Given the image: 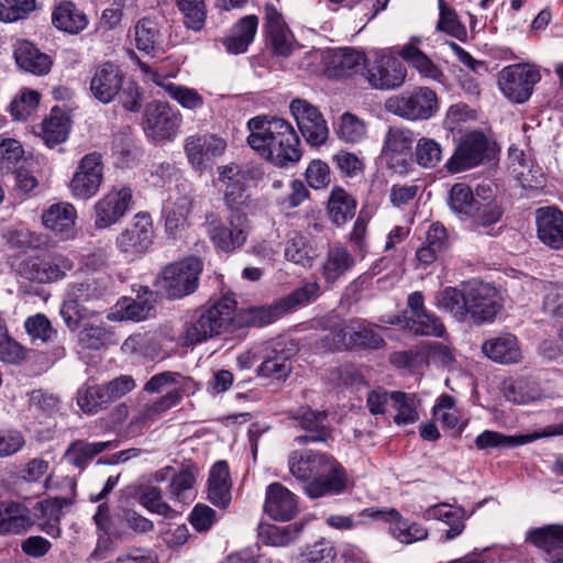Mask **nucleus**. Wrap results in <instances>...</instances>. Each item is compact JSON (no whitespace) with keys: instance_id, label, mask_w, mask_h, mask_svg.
Instances as JSON below:
<instances>
[{"instance_id":"2f4dec72","label":"nucleus","mask_w":563,"mask_h":563,"mask_svg":"<svg viewBox=\"0 0 563 563\" xmlns=\"http://www.w3.org/2000/svg\"><path fill=\"white\" fill-rule=\"evenodd\" d=\"M51 20L55 29L70 35L81 33L89 23L87 14L69 0H62L54 4Z\"/></svg>"},{"instance_id":"2eb2a0df","label":"nucleus","mask_w":563,"mask_h":563,"mask_svg":"<svg viewBox=\"0 0 563 563\" xmlns=\"http://www.w3.org/2000/svg\"><path fill=\"white\" fill-rule=\"evenodd\" d=\"M154 230L152 217L146 211L137 212L129 225L117 236L115 245L129 256H141L152 246Z\"/></svg>"},{"instance_id":"0eeeda50","label":"nucleus","mask_w":563,"mask_h":563,"mask_svg":"<svg viewBox=\"0 0 563 563\" xmlns=\"http://www.w3.org/2000/svg\"><path fill=\"white\" fill-rule=\"evenodd\" d=\"M107 292V286L102 280L88 278L80 283L71 284L66 292L60 307V316L70 331L78 329L80 321L97 313L88 303L98 302Z\"/></svg>"},{"instance_id":"a18cd8bd","label":"nucleus","mask_w":563,"mask_h":563,"mask_svg":"<svg viewBox=\"0 0 563 563\" xmlns=\"http://www.w3.org/2000/svg\"><path fill=\"white\" fill-rule=\"evenodd\" d=\"M302 528L303 525L298 522L288 526L261 525L258 537L267 545L287 547L298 539Z\"/></svg>"},{"instance_id":"f704fd0d","label":"nucleus","mask_w":563,"mask_h":563,"mask_svg":"<svg viewBox=\"0 0 563 563\" xmlns=\"http://www.w3.org/2000/svg\"><path fill=\"white\" fill-rule=\"evenodd\" d=\"M482 351L489 360L499 364H515L522 357L518 339L511 333H501L486 340L482 344Z\"/></svg>"},{"instance_id":"aec40b11","label":"nucleus","mask_w":563,"mask_h":563,"mask_svg":"<svg viewBox=\"0 0 563 563\" xmlns=\"http://www.w3.org/2000/svg\"><path fill=\"white\" fill-rule=\"evenodd\" d=\"M487 137L482 132L468 133L445 163V167L452 174L467 170L479 165L487 156Z\"/></svg>"},{"instance_id":"37998d69","label":"nucleus","mask_w":563,"mask_h":563,"mask_svg":"<svg viewBox=\"0 0 563 563\" xmlns=\"http://www.w3.org/2000/svg\"><path fill=\"white\" fill-rule=\"evenodd\" d=\"M199 468L191 460H184L178 473L173 474L169 483V496L173 500L184 503L192 490Z\"/></svg>"},{"instance_id":"69168bd1","label":"nucleus","mask_w":563,"mask_h":563,"mask_svg":"<svg viewBox=\"0 0 563 563\" xmlns=\"http://www.w3.org/2000/svg\"><path fill=\"white\" fill-rule=\"evenodd\" d=\"M41 95L35 90H24L13 99L9 110L14 120L25 121L38 107Z\"/></svg>"},{"instance_id":"f3484780","label":"nucleus","mask_w":563,"mask_h":563,"mask_svg":"<svg viewBox=\"0 0 563 563\" xmlns=\"http://www.w3.org/2000/svg\"><path fill=\"white\" fill-rule=\"evenodd\" d=\"M133 202V191L128 186L112 187L95 203V227L108 229L118 223Z\"/></svg>"},{"instance_id":"6e6d98bb","label":"nucleus","mask_w":563,"mask_h":563,"mask_svg":"<svg viewBox=\"0 0 563 563\" xmlns=\"http://www.w3.org/2000/svg\"><path fill=\"white\" fill-rule=\"evenodd\" d=\"M113 333L106 325L85 324L78 334L82 349L100 350L112 342Z\"/></svg>"},{"instance_id":"680f3d73","label":"nucleus","mask_w":563,"mask_h":563,"mask_svg":"<svg viewBox=\"0 0 563 563\" xmlns=\"http://www.w3.org/2000/svg\"><path fill=\"white\" fill-rule=\"evenodd\" d=\"M415 161L423 168H434L442 159V147L433 139L421 137L415 148Z\"/></svg>"},{"instance_id":"c85d7f7f","label":"nucleus","mask_w":563,"mask_h":563,"mask_svg":"<svg viewBox=\"0 0 563 563\" xmlns=\"http://www.w3.org/2000/svg\"><path fill=\"white\" fill-rule=\"evenodd\" d=\"M264 510L274 520H290L298 512L297 496L280 483H273L266 489Z\"/></svg>"},{"instance_id":"5701e85b","label":"nucleus","mask_w":563,"mask_h":563,"mask_svg":"<svg viewBox=\"0 0 563 563\" xmlns=\"http://www.w3.org/2000/svg\"><path fill=\"white\" fill-rule=\"evenodd\" d=\"M349 477L345 468L334 457L314 481L305 485L303 492L311 499L340 495L346 490Z\"/></svg>"},{"instance_id":"6e6552de","label":"nucleus","mask_w":563,"mask_h":563,"mask_svg":"<svg viewBox=\"0 0 563 563\" xmlns=\"http://www.w3.org/2000/svg\"><path fill=\"white\" fill-rule=\"evenodd\" d=\"M385 109L395 115L410 121L428 120L439 110L437 93L428 87H416L389 97Z\"/></svg>"},{"instance_id":"4c0bfd02","label":"nucleus","mask_w":563,"mask_h":563,"mask_svg":"<svg viewBox=\"0 0 563 563\" xmlns=\"http://www.w3.org/2000/svg\"><path fill=\"white\" fill-rule=\"evenodd\" d=\"M144 73H151L152 81L161 87L172 99L177 101L181 107L189 110H197L203 106V98L197 90L185 86L176 85L166 79L165 76L157 71H152L151 67L146 64L141 65Z\"/></svg>"},{"instance_id":"49530a36","label":"nucleus","mask_w":563,"mask_h":563,"mask_svg":"<svg viewBox=\"0 0 563 563\" xmlns=\"http://www.w3.org/2000/svg\"><path fill=\"white\" fill-rule=\"evenodd\" d=\"M527 541L551 556L563 548V526L550 525L531 529L527 533Z\"/></svg>"},{"instance_id":"f03ea898","label":"nucleus","mask_w":563,"mask_h":563,"mask_svg":"<svg viewBox=\"0 0 563 563\" xmlns=\"http://www.w3.org/2000/svg\"><path fill=\"white\" fill-rule=\"evenodd\" d=\"M247 144L261 157L285 167L301 158L300 140L289 122L266 115L249 120Z\"/></svg>"},{"instance_id":"ea45409f","label":"nucleus","mask_w":563,"mask_h":563,"mask_svg":"<svg viewBox=\"0 0 563 563\" xmlns=\"http://www.w3.org/2000/svg\"><path fill=\"white\" fill-rule=\"evenodd\" d=\"M355 264L350 251L336 243L329 247L321 265V275L328 284H334Z\"/></svg>"},{"instance_id":"9d476101","label":"nucleus","mask_w":563,"mask_h":563,"mask_svg":"<svg viewBox=\"0 0 563 563\" xmlns=\"http://www.w3.org/2000/svg\"><path fill=\"white\" fill-rule=\"evenodd\" d=\"M323 64V71L329 78L350 77L363 65L365 55L353 48H335L322 52H308L305 54L299 67L309 69L317 60Z\"/></svg>"},{"instance_id":"de8ad7c7","label":"nucleus","mask_w":563,"mask_h":563,"mask_svg":"<svg viewBox=\"0 0 563 563\" xmlns=\"http://www.w3.org/2000/svg\"><path fill=\"white\" fill-rule=\"evenodd\" d=\"M161 29L157 20L153 16H144L134 25V44L143 53L154 52L159 43Z\"/></svg>"},{"instance_id":"1a4fd4ad","label":"nucleus","mask_w":563,"mask_h":563,"mask_svg":"<svg viewBox=\"0 0 563 563\" xmlns=\"http://www.w3.org/2000/svg\"><path fill=\"white\" fill-rule=\"evenodd\" d=\"M208 234L214 247L233 253L244 246L250 234V220L244 212L230 213L228 224L218 220L213 214L206 217Z\"/></svg>"},{"instance_id":"f257e3e1","label":"nucleus","mask_w":563,"mask_h":563,"mask_svg":"<svg viewBox=\"0 0 563 563\" xmlns=\"http://www.w3.org/2000/svg\"><path fill=\"white\" fill-rule=\"evenodd\" d=\"M435 306L460 322L470 320L477 325L493 322L501 309L497 289L476 279L445 287L437 294Z\"/></svg>"},{"instance_id":"774afa93","label":"nucleus","mask_w":563,"mask_h":563,"mask_svg":"<svg viewBox=\"0 0 563 563\" xmlns=\"http://www.w3.org/2000/svg\"><path fill=\"white\" fill-rule=\"evenodd\" d=\"M335 132L341 140L349 143H356L365 136L366 126L356 115L346 112L341 117Z\"/></svg>"},{"instance_id":"864d4df0","label":"nucleus","mask_w":563,"mask_h":563,"mask_svg":"<svg viewBox=\"0 0 563 563\" xmlns=\"http://www.w3.org/2000/svg\"><path fill=\"white\" fill-rule=\"evenodd\" d=\"M285 257L295 264L307 267L311 266L316 252L305 235L295 232L286 243Z\"/></svg>"},{"instance_id":"dca6fc26","label":"nucleus","mask_w":563,"mask_h":563,"mask_svg":"<svg viewBox=\"0 0 563 563\" xmlns=\"http://www.w3.org/2000/svg\"><path fill=\"white\" fill-rule=\"evenodd\" d=\"M73 268L74 262L69 257L63 254H53L24 261L21 264L20 273L31 282L49 284L65 278L67 272Z\"/></svg>"},{"instance_id":"c9c22d12","label":"nucleus","mask_w":563,"mask_h":563,"mask_svg":"<svg viewBox=\"0 0 563 563\" xmlns=\"http://www.w3.org/2000/svg\"><path fill=\"white\" fill-rule=\"evenodd\" d=\"M13 55L18 67L26 73L41 76L51 70V57L27 40L15 43Z\"/></svg>"},{"instance_id":"603ef678","label":"nucleus","mask_w":563,"mask_h":563,"mask_svg":"<svg viewBox=\"0 0 563 563\" xmlns=\"http://www.w3.org/2000/svg\"><path fill=\"white\" fill-rule=\"evenodd\" d=\"M191 202L187 197H181L165 208V231L172 238H177L187 225Z\"/></svg>"},{"instance_id":"5fc2aeb1","label":"nucleus","mask_w":563,"mask_h":563,"mask_svg":"<svg viewBox=\"0 0 563 563\" xmlns=\"http://www.w3.org/2000/svg\"><path fill=\"white\" fill-rule=\"evenodd\" d=\"M477 201L471 187L466 184L457 183L450 189L449 206L451 210L457 214L468 218L470 214L474 212V207Z\"/></svg>"},{"instance_id":"8fccbe9b","label":"nucleus","mask_w":563,"mask_h":563,"mask_svg":"<svg viewBox=\"0 0 563 563\" xmlns=\"http://www.w3.org/2000/svg\"><path fill=\"white\" fill-rule=\"evenodd\" d=\"M111 404L104 385H82L77 391V405L87 415L97 413Z\"/></svg>"},{"instance_id":"4d7b16f0","label":"nucleus","mask_w":563,"mask_h":563,"mask_svg":"<svg viewBox=\"0 0 563 563\" xmlns=\"http://www.w3.org/2000/svg\"><path fill=\"white\" fill-rule=\"evenodd\" d=\"M177 8L184 15L187 29L198 32L206 23L207 11L203 0H175Z\"/></svg>"},{"instance_id":"ddd939ff","label":"nucleus","mask_w":563,"mask_h":563,"mask_svg":"<svg viewBox=\"0 0 563 563\" xmlns=\"http://www.w3.org/2000/svg\"><path fill=\"white\" fill-rule=\"evenodd\" d=\"M364 69L366 81L377 90L397 89L407 76V69L398 58L379 53H375L373 59H366Z\"/></svg>"},{"instance_id":"0e129e2a","label":"nucleus","mask_w":563,"mask_h":563,"mask_svg":"<svg viewBox=\"0 0 563 563\" xmlns=\"http://www.w3.org/2000/svg\"><path fill=\"white\" fill-rule=\"evenodd\" d=\"M397 411L394 421L397 424H409L418 420L419 415L415 405V397L404 391H394L391 407Z\"/></svg>"},{"instance_id":"a19ab883","label":"nucleus","mask_w":563,"mask_h":563,"mask_svg":"<svg viewBox=\"0 0 563 563\" xmlns=\"http://www.w3.org/2000/svg\"><path fill=\"white\" fill-rule=\"evenodd\" d=\"M375 518L389 522L390 533L402 543H411L427 538V530L416 522L404 519L396 509L377 511Z\"/></svg>"},{"instance_id":"13d9d810","label":"nucleus","mask_w":563,"mask_h":563,"mask_svg":"<svg viewBox=\"0 0 563 563\" xmlns=\"http://www.w3.org/2000/svg\"><path fill=\"white\" fill-rule=\"evenodd\" d=\"M440 16L437 30L444 32L460 41L467 36L466 27L461 23L456 11L449 7L444 0H439Z\"/></svg>"},{"instance_id":"09e8293b","label":"nucleus","mask_w":563,"mask_h":563,"mask_svg":"<svg viewBox=\"0 0 563 563\" xmlns=\"http://www.w3.org/2000/svg\"><path fill=\"white\" fill-rule=\"evenodd\" d=\"M356 209V200L342 188L332 190L328 201V213L336 225L344 224L353 218Z\"/></svg>"},{"instance_id":"412c9836","label":"nucleus","mask_w":563,"mask_h":563,"mask_svg":"<svg viewBox=\"0 0 563 563\" xmlns=\"http://www.w3.org/2000/svg\"><path fill=\"white\" fill-rule=\"evenodd\" d=\"M180 117L166 102L154 101L146 106L144 130L155 141L170 140L175 136Z\"/></svg>"},{"instance_id":"4468645a","label":"nucleus","mask_w":563,"mask_h":563,"mask_svg":"<svg viewBox=\"0 0 563 563\" xmlns=\"http://www.w3.org/2000/svg\"><path fill=\"white\" fill-rule=\"evenodd\" d=\"M412 144L411 130L399 126L389 128L382 151L387 167L397 174L408 173L412 165Z\"/></svg>"},{"instance_id":"c03bdc74","label":"nucleus","mask_w":563,"mask_h":563,"mask_svg":"<svg viewBox=\"0 0 563 563\" xmlns=\"http://www.w3.org/2000/svg\"><path fill=\"white\" fill-rule=\"evenodd\" d=\"M69 128V118L62 109L54 107L42 123V139L47 146L53 147L66 141Z\"/></svg>"},{"instance_id":"bb28decb","label":"nucleus","mask_w":563,"mask_h":563,"mask_svg":"<svg viewBox=\"0 0 563 563\" xmlns=\"http://www.w3.org/2000/svg\"><path fill=\"white\" fill-rule=\"evenodd\" d=\"M227 142L216 134H196L186 139L185 152L194 168L202 170L206 162L221 156Z\"/></svg>"},{"instance_id":"3c124183","label":"nucleus","mask_w":563,"mask_h":563,"mask_svg":"<svg viewBox=\"0 0 563 563\" xmlns=\"http://www.w3.org/2000/svg\"><path fill=\"white\" fill-rule=\"evenodd\" d=\"M429 518H434L446 523L450 528L446 530L445 540H452L460 536L464 528V510L455 508L448 504H440L430 507L427 510Z\"/></svg>"},{"instance_id":"79ce46f5","label":"nucleus","mask_w":563,"mask_h":563,"mask_svg":"<svg viewBox=\"0 0 563 563\" xmlns=\"http://www.w3.org/2000/svg\"><path fill=\"white\" fill-rule=\"evenodd\" d=\"M115 448H118V441L89 443L86 441L77 440L68 446L65 453V457L75 467L84 470L91 459L103 451L112 450Z\"/></svg>"},{"instance_id":"72a5a7b5","label":"nucleus","mask_w":563,"mask_h":563,"mask_svg":"<svg viewBox=\"0 0 563 563\" xmlns=\"http://www.w3.org/2000/svg\"><path fill=\"white\" fill-rule=\"evenodd\" d=\"M30 509L21 503H0V536L21 534L32 526Z\"/></svg>"},{"instance_id":"bf43d9fd","label":"nucleus","mask_w":563,"mask_h":563,"mask_svg":"<svg viewBox=\"0 0 563 563\" xmlns=\"http://www.w3.org/2000/svg\"><path fill=\"white\" fill-rule=\"evenodd\" d=\"M285 314H287V309H285L282 300H278L269 306L250 308L245 313V320L249 325L264 327Z\"/></svg>"},{"instance_id":"58836bf2","label":"nucleus","mask_w":563,"mask_h":563,"mask_svg":"<svg viewBox=\"0 0 563 563\" xmlns=\"http://www.w3.org/2000/svg\"><path fill=\"white\" fill-rule=\"evenodd\" d=\"M208 499L219 508H227L231 503V482L225 461H218L211 467L208 478Z\"/></svg>"},{"instance_id":"423d86ee","label":"nucleus","mask_w":563,"mask_h":563,"mask_svg":"<svg viewBox=\"0 0 563 563\" xmlns=\"http://www.w3.org/2000/svg\"><path fill=\"white\" fill-rule=\"evenodd\" d=\"M202 268L203 264L198 257H187L165 266L154 283L156 294L170 300L194 294Z\"/></svg>"},{"instance_id":"393cba45","label":"nucleus","mask_w":563,"mask_h":563,"mask_svg":"<svg viewBox=\"0 0 563 563\" xmlns=\"http://www.w3.org/2000/svg\"><path fill=\"white\" fill-rule=\"evenodd\" d=\"M333 459L331 454L325 452L295 450L289 454L288 468L297 481L308 485Z\"/></svg>"},{"instance_id":"6ab92c4d","label":"nucleus","mask_w":563,"mask_h":563,"mask_svg":"<svg viewBox=\"0 0 563 563\" xmlns=\"http://www.w3.org/2000/svg\"><path fill=\"white\" fill-rule=\"evenodd\" d=\"M298 128L311 146H320L329 136V128L321 112L302 99H295L290 103Z\"/></svg>"},{"instance_id":"a211bd4d","label":"nucleus","mask_w":563,"mask_h":563,"mask_svg":"<svg viewBox=\"0 0 563 563\" xmlns=\"http://www.w3.org/2000/svg\"><path fill=\"white\" fill-rule=\"evenodd\" d=\"M103 180V165L101 155L97 152L86 154L79 162L74 174L69 189L75 198L90 199L95 196Z\"/></svg>"},{"instance_id":"7c9ffc66","label":"nucleus","mask_w":563,"mask_h":563,"mask_svg":"<svg viewBox=\"0 0 563 563\" xmlns=\"http://www.w3.org/2000/svg\"><path fill=\"white\" fill-rule=\"evenodd\" d=\"M264 31L267 44L273 53L287 57L294 48V36L287 27L282 13L275 8L266 9Z\"/></svg>"},{"instance_id":"20e7f679","label":"nucleus","mask_w":563,"mask_h":563,"mask_svg":"<svg viewBox=\"0 0 563 563\" xmlns=\"http://www.w3.org/2000/svg\"><path fill=\"white\" fill-rule=\"evenodd\" d=\"M90 91L101 103L108 104L115 99L129 112H139L142 108L143 92L137 82L126 79L122 69L106 62L95 68L90 79Z\"/></svg>"},{"instance_id":"f8f14e48","label":"nucleus","mask_w":563,"mask_h":563,"mask_svg":"<svg viewBox=\"0 0 563 563\" xmlns=\"http://www.w3.org/2000/svg\"><path fill=\"white\" fill-rule=\"evenodd\" d=\"M294 426L303 431V434L295 437L294 441L299 445L309 443H327L332 438V430L325 410H314L308 406H301L287 412Z\"/></svg>"},{"instance_id":"4be33fe9","label":"nucleus","mask_w":563,"mask_h":563,"mask_svg":"<svg viewBox=\"0 0 563 563\" xmlns=\"http://www.w3.org/2000/svg\"><path fill=\"white\" fill-rule=\"evenodd\" d=\"M184 395L185 389L180 387L172 388L152 404H146L139 408L126 426V434L131 438L141 435L150 422L157 420L164 412L177 406Z\"/></svg>"},{"instance_id":"e433bc0d","label":"nucleus","mask_w":563,"mask_h":563,"mask_svg":"<svg viewBox=\"0 0 563 563\" xmlns=\"http://www.w3.org/2000/svg\"><path fill=\"white\" fill-rule=\"evenodd\" d=\"M258 25L256 15H245L231 29L230 34L221 38V43L229 54L239 55L247 51L254 41Z\"/></svg>"},{"instance_id":"cd10ccee","label":"nucleus","mask_w":563,"mask_h":563,"mask_svg":"<svg viewBox=\"0 0 563 563\" xmlns=\"http://www.w3.org/2000/svg\"><path fill=\"white\" fill-rule=\"evenodd\" d=\"M298 346L292 340L276 342L272 354L258 366L260 376L286 379L291 372V357L297 353Z\"/></svg>"},{"instance_id":"b1692460","label":"nucleus","mask_w":563,"mask_h":563,"mask_svg":"<svg viewBox=\"0 0 563 563\" xmlns=\"http://www.w3.org/2000/svg\"><path fill=\"white\" fill-rule=\"evenodd\" d=\"M219 180L224 185L223 200L230 213L243 212L247 206V172L235 164L219 167Z\"/></svg>"},{"instance_id":"052dcab7","label":"nucleus","mask_w":563,"mask_h":563,"mask_svg":"<svg viewBox=\"0 0 563 563\" xmlns=\"http://www.w3.org/2000/svg\"><path fill=\"white\" fill-rule=\"evenodd\" d=\"M37 8V0H0V21L12 23L27 19Z\"/></svg>"},{"instance_id":"c756f323","label":"nucleus","mask_w":563,"mask_h":563,"mask_svg":"<svg viewBox=\"0 0 563 563\" xmlns=\"http://www.w3.org/2000/svg\"><path fill=\"white\" fill-rule=\"evenodd\" d=\"M77 212L73 205L58 202L48 207L42 214L43 225L60 240H70L76 236Z\"/></svg>"},{"instance_id":"473e14b6","label":"nucleus","mask_w":563,"mask_h":563,"mask_svg":"<svg viewBox=\"0 0 563 563\" xmlns=\"http://www.w3.org/2000/svg\"><path fill=\"white\" fill-rule=\"evenodd\" d=\"M419 44H421V38L411 37L409 43L398 49L397 54L409 66L415 68L421 77L442 81L444 78L442 69L419 48Z\"/></svg>"},{"instance_id":"9b49d317","label":"nucleus","mask_w":563,"mask_h":563,"mask_svg":"<svg viewBox=\"0 0 563 563\" xmlns=\"http://www.w3.org/2000/svg\"><path fill=\"white\" fill-rule=\"evenodd\" d=\"M541 79L539 70L529 64H514L498 74V86L504 96L515 103L526 102Z\"/></svg>"},{"instance_id":"39448f33","label":"nucleus","mask_w":563,"mask_h":563,"mask_svg":"<svg viewBox=\"0 0 563 563\" xmlns=\"http://www.w3.org/2000/svg\"><path fill=\"white\" fill-rule=\"evenodd\" d=\"M235 310L236 300L232 295L222 296L212 305L196 310L184 324L181 345H196L225 332Z\"/></svg>"},{"instance_id":"338daca9","label":"nucleus","mask_w":563,"mask_h":563,"mask_svg":"<svg viewBox=\"0 0 563 563\" xmlns=\"http://www.w3.org/2000/svg\"><path fill=\"white\" fill-rule=\"evenodd\" d=\"M143 294L139 292L136 298L126 305L123 317L129 320L141 321L148 318L154 311L153 292L147 288H142Z\"/></svg>"},{"instance_id":"a878e982","label":"nucleus","mask_w":563,"mask_h":563,"mask_svg":"<svg viewBox=\"0 0 563 563\" xmlns=\"http://www.w3.org/2000/svg\"><path fill=\"white\" fill-rule=\"evenodd\" d=\"M537 236L554 251L563 249V211L556 206L540 207L534 211Z\"/></svg>"},{"instance_id":"7ed1b4c3","label":"nucleus","mask_w":563,"mask_h":563,"mask_svg":"<svg viewBox=\"0 0 563 563\" xmlns=\"http://www.w3.org/2000/svg\"><path fill=\"white\" fill-rule=\"evenodd\" d=\"M324 331L316 342L324 352H373L386 345L377 327L362 318L340 320Z\"/></svg>"},{"instance_id":"e2e57ef3","label":"nucleus","mask_w":563,"mask_h":563,"mask_svg":"<svg viewBox=\"0 0 563 563\" xmlns=\"http://www.w3.org/2000/svg\"><path fill=\"white\" fill-rule=\"evenodd\" d=\"M320 296V285L317 282L303 283L288 296L282 298L287 313L314 301Z\"/></svg>"}]
</instances>
